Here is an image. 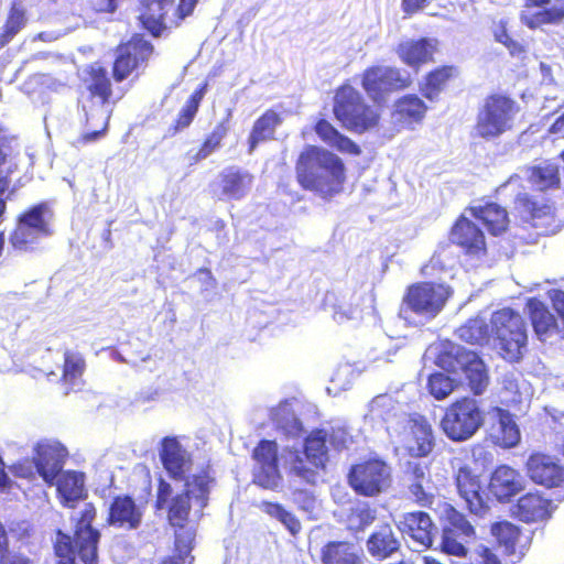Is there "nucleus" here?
<instances>
[{"mask_svg": "<svg viewBox=\"0 0 564 564\" xmlns=\"http://www.w3.org/2000/svg\"><path fill=\"white\" fill-rule=\"evenodd\" d=\"M300 184L323 198H330L341 191L344 164L334 153L308 147L300 155L296 164Z\"/></svg>", "mask_w": 564, "mask_h": 564, "instance_id": "f257e3e1", "label": "nucleus"}, {"mask_svg": "<svg viewBox=\"0 0 564 564\" xmlns=\"http://www.w3.org/2000/svg\"><path fill=\"white\" fill-rule=\"evenodd\" d=\"M449 296L451 290L444 284H413L403 296L399 317L413 326L424 325L440 314Z\"/></svg>", "mask_w": 564, "mask_h": 564, "instance_id": "f03ea898", "label": "nucleus"}, {"mask_svg": "<svg viewBox=\"0 0 564 564\" xmlns=\"http://www.w3.org/2000/svg\"><path fill=\"white\" fill-rule=\"evenodd\" d=\"M327 438L325 430H317L305 438L304 452L294 447H284L280 459L289 468L292 476L307 482L314 484L317 477V469L325 466L327 462Z\"/></svg>", "mask_w": 564, "mask_h": 564, "instance_id": "7ed1b4c3", "label": "nucleus"}, {"mask_svg": "<svg viewBox=\"0 0 564 564\" xmlns=\"http://www.w3.org/2000/svg\"><path fill=\"white\" fill-rule=\"evenodd\" d=\"M519 112L514 100L502 95H492L485 99L476 117L473 132L475 137L495 140L510 131Z\"/></svg>", "mask_w": 564, "mask_h": 564, "instance_id": "20e7f679", "label": "nucleus"}, {"mask_svg": "<svg viewBox=\"0 0 564 564\" xmlns=\"http://www.w3.org/2000/svg\"><path fill=\"white\" fill-rule=\"evenodd\" d=\"M438 364L449 371L462 370L474 394H482L489 384V376L484 361L470 350L446 341L442 345Z\"/></svg>", "mask_w": 564, "mask_h": 564, "instance_id": "39448f33", "label": "nucleus"}, {"mask_svg": "<svg viewBox=\"0 0 564 564\" xmlns=\"http://www.w3.org/2000/svg\"><path fill=\"white\" fill-rule=\"evenodd\" d=\"M334 113L345 128L356 132L376 127L380 117L378 110L368 106L361 94L349 85L336 91Z\"/></svg>", "mask_w": 564, "mask_h": 564, "instance_id": "423d86ee", "label": "nucleus"}, {"mask_svg": "<svg viewBox=\"0 0 564 564\" xmlns=\"http://www.w3.org/2000/svg\"><path fill=\"white\" fill-rule=\"evenodd\" d=\"M490 323L502 357L510 361L519 360L528 340L522 316L510 308H503L492 314Z\"/></svg>", "mask_w": 564, "mask_h": 564, "instance_id": "0eeeda50", "label": "nucleus"}, {"mask_svg": "<svg viewBox=\"0 0 564 564\" xmlns=\"http://www.w3.org/2000/svg\"><path fill=\"white\" fill-rule=\"evenodd\" d=\"M484 423V413L478 402L464 398L449 405L441 421L444 434L454 442L469 440Z\"/></svg>", "mask_w": 564, "mask_h": 564, "instance_id": "6e6552de", "label": "nucleus"}, {"mask_svg": "<svg viewBox=\"0 0 564 564\" xmlns=\"http://www.w3.org/2000/svg\"><path fill=\"white\" fill-rule=\"evenodd\" d=\"M198 0H180L176 8L173 0H141L140 20L154 36L161 35L166 28L176 26L181 20L191 15Z\"/></svg>", "mask_w": 564, "mask_h": 564, "instance_id": "1a4fd4ad", "label": "nucleus"}, {"mask_svg": "<svg viewBox=\"0 0 564 564\" xmlns=\"http://www.w3.org/2000/svg\"><path fill=\"white\" fill-rule=\"evenodd\" d=\"M210 481L206 471L194 474L192 478L186 479L185 491L175 496L169 507V520L174 528L183 529L192 508H197L196 511L200 512L206 506Z\"/></svg>", "mask_w": 564, "mask_h": 564, "instance_id": "9d476101", "label": "nucleus"}, {"mask_svg": "<svg viewBox=\"0 0 564 564\" xmlns=\"http://www.w3.org/2000/svg\"><path fill=\"white\" fill-rule=\"evenodd\" d=\"M348 477L351 488L357 494L366 497L380 495L392 482L391 467L378 458L352 466Z\"/></svg>", "mask_w": 564, "mask_h": 564, "instance_id": "9b49d317", "label": "nucleus"}, {"mask_svg": "<svg viewBox=\"0 0 564 564\" xmlns=\"http://www.w3.org/2000/svg\"><path fill=\"white\" fill-rule=\"evenodd\" d=\"M91 94V106L87 110V106H83V110L86 115V120L89 123L93 120H97L96 124H93L96 129L91 132L84 134L83 139L86 142L97 140L107 129L109 120V109L106 107L108 98L110 96V82L107 77L106 70L98 67L91 68V83L88 85Z\"/></svg>", "mask_w": 564, "mask_h": 564, "instance_id": "f8f14e48", "label": "nucleus"}, {"mask_svg": "<svg viewBox=\"0 0 564 564\" xmlns=\"http://www.w3.org/2000/svg\"><path fill=\"white\" fill-rule=\"evenodd\" d=\"M410 76L399 68L386 65L368 67L361 76V86L375 102H382L387 95L406 88Z\"/></svg>", "mask_w": 564, "mask_h": 564, "instance_id": "ddd939ff", "label": "nucleus"}, {"mask_svg": "<svg viewBox=\"0 0 564 564\" xmlns=\"http://www.w3.org/2000/svg\"><path fill=\"white\" fill-rule=\"evenodd\" d=\"M95 514L96 511L93 505L85 503L80 511V518L77 519L75 540L69 536L75 551V562L77 563H98V541L100 534L91 528Z\"/></svg>", "mask_w": 564, "mask_h": 564, "instance_id": "4468645a", "label": "nucleus"}, {"mask_svg": "<svg viewBox=\"0 0 564 564\" xmlns=\"http://www.w3.org/2000/svg\"><path fill=\"white\" fill-rule=\"evenodd\" d=\"M252 458L256 463L253 481L265 489H276L282 478L278 467V445L275 441H261L253 449Z\"/></svg>", "mask_w": 564, "mask_h": 564, "instance_id": "2eb2a0df", "label": "nucleus"}, {"mask_svg": "<svg viewBox=\"0 0 564 564\" xmlns=\"http://www.w3.org/2000/svg\"><path fill=\"white\" fill-rule=\"evenodd\" d=\"M448 523L443 530L442 550L455 556H466L468 544L475 536L473 525L454 509L447 511Z\"/></svg>", "mask_w": 564, "mask_h": 564, "instance_id": "dca6fc26", "label": "nucleus"}, {"mask_svg": "<svg viewBox=\"0 0 564 564\" xmlns=\"http://www.w3.org/2000/svg\"><path fill=\"white\" fill-rule=\"evenodd\" d=\"M403 481L410 497L420 506L432 505L434 499V484L432 481L430 467L425 462L417 458L405 464Z\"/></svg>", "mask_w": 564, "mask_h": 564, "instance_id": "f3484780", "label": "nucleus"}, {"mask_svg": "<svg viewBox=\"0 0 564 564\" xmlns=\"http://www.w3.org/2000/svg\"><path fill=\"white\" fill-rule=\"evenodd\" d=\"M34 452L33 460L37 473L46 484L52 485L63 471L67 449L56 441H43L36 445Z\"/></svg>", "mask_w": 564, "mask_h": 564, "instance_id": "a211bd4d", "label": "nucleus"}, {"mask_svg": "<svg viewBox=\"0 0 564 564\" xmlns=\"http://www.w3.org/2000/svg\"><path fill=\"white\" fill-rule=\"evenodd\" d=\"M152 53V46L143 37L135 35L126 44L118 47L113 64V76L120 82L144 62Z\"/></svg>", "mask_w": 564, "mask_h": 564, "instance_id": "6ab92c4d", "label": "nucleus"}, {"mask_svg": "<svg viewBox=\"0 0 564 564\" xmlns=\"http://www.w3.org/2000/svg\"><path fill=\"white\" fill-rule=\"evenodd\" d=\"M530 478L542 486L552 488L564 482V468L554 456L532 454L527 462Z\"/></svg>", "mask_w": 564, "mask_h": 564, "instance_id": "aec40b11", "label": "nucleus"}, {"mask_svg": "<svg viewBox=\"0 0 564 564\" xmlns=\"http://www.w3.org/2000/svg\"><path fill=\"white\" fill-rule=\"evenodd\" d=\"M161 459L169 475L176 480L193 477L187 475L192 469V460L187 451L175 437H165L162 442Z\"/></svg>", "mask_w": 564, "mask_h": 564, "instance_id": "412c9836", "label": "nucleus"}, {"mask_svg": "<svg viewBox=\"0 0 564 564\" xmlns=\"http://www.w3.org/2000/svg\"><path fill=\"white\" fill-rule=\"evenodd\" d=\"M451 239L469 256L479 258L486 253L484 232L465 216H462L454 225Z\"/></svg>", "mask_w": 564, "mask_h": 564, "instance_id": "4be33fe9", "label": "nucleus"}, {"mask_svg": "<svg viewBox=\"0 0 564 564\" xmlns=\"http://www.w3.org/2000/svg\"><path fill=\"white\" fill-rule=\"evenodd\" d=\"M438 48V41L434 37L419 40H404L395 48L399 58L412 68L419 69L423 64L433 61Z\"/></svg>", "mask_w": 564, "mask_h": 564, "instance_id": "5701e85b", "label": "nucleus"}, {"mask_svg": "<svg viewBox=\"0 0 564 564\" xmlns=\"http://www.w3.org/2000/svg\"><path fill=\"white\" fill-rule=\"evenodd\" d=\"M399 529L423 547L432 546L433 539L437 533V528L431 517L423 511L405 513L399 522Z\"/></svg>", "mask_w": 564, "mask_h": 564, "instance_id": "b1692460", "label": "nucleus"}, {"mask_svg": "<svg viewBox=\"0 0 564 564\" xmlns=\"http://www.w3.org/2000/svg\"><path fill=\"white\" fill-rule=\"evenodd\" d=\"M142 517V508L130 497H117L110 505L108 522L119 529L135 530L140 527Z\"/></svg>", "mask_w": 564, "mask_h": 564, "instance_id": "393cba45", "label": "nucleus"}, {"mask_svg": "<svg viewBox=\"0 0 564 564\" xmlns=\"http://www.w3.org/2000/svg\"><path fill=\"white\" fill-rule=\"evenodd\" d=\"M58 498L63 506L74 508L75 503L86 498L85 475L75 470L62 471L54 479Z\"/></svg>", "mask_w": 564, "mask_h": 564, "instance_id": "a878e982", "label": "nucleus"}, {"mask_svg": "<svg viewBox=\"0 0 564 564\" xmlns=\"http://www.w3.org/2000/svg\"><path fill=\"white\" fill-rule=\"evenodd\" d=\"M524 478L513 468L498 467L490 480V490L498 500H507L524 489Z\"/></svg>", "mask_w": 564, "mask_h": 564, "instance_id": "bb28decb", "label": "nucleus"}, {"mask_svg": "<svg viewBox=\"0 0 564 564\" xmlns=\"http://www.w3.org/2000/svg\"><path fill=\"white\" fill-rule=\"evenodd\" d=\"M533 395L531 384L520 375L508 372L501 379L500 397L507 404H528Z\"/></svg>", "mask_w": 564, "mask_h": 564, "instance_id": "cd10ccee", "label": "nucleus"}, {"mask_svg": "<svg viewBox=\"0 0 564 564\" xmlns=\"http://www.w3.org/2000/svg\"><path fill=\"white\" fill-rule=\"evenodd\" d=\"M219 186L225 199H241L251 188L253 177L246 171L229 167L220 174Z\"/></svg>", "mask_w": 564, "mask_h": 564, "instance_id": "c85d7f7f", "label": "nucleus"}, {"mask_svg": "<svg viewBox=\"0 0 564 564\" xmlns=\"http://www.w3.org/2000/svg\"><path fill=\"white\" fill-rule=\"evenodd\" d=\"M456 485L459 496L465 500L470 512L480 514L485 510V502L477 478L462 468L458 470Z\"/></svg>", "mask_w": 564, "mask_h": 564, "instance_id": "c756f323", "label": "nucleus"}, {"mask_svg": "<svg viewBox=\"0 0 564 564\" xmlns=\"http://www.w3.org/2000/svg\"><path fill=\"white\" fill-rule=\"evenodd\" d=\"M434 438L431 425L425 419L419 417L411 421L410 437L406 442L411 455L426 456L433 448Z\"/></svg>", "mask_w": 564, "mask_h": 564, "instance_id": "7c9ffc66", "label": "nucleus"}, {"mask_svg": "<svg viewBox=\"0 0 564 564\" xmlns=\"http://www.w3.org/2000/svg\"><path fill=\"white\" fill-rule=\"evenodd\" d=\"M552 502L538 494L521 497L517 505L518 517L525 522L544 520L551 516Z\"/></svg>", "mask_w": 564, "mask_h": 564, "instance_id": "2f4dec72", "label": "nucleus"}, {"mask_svg": "<svg viewBox=\"0 0 564 564\" xmlns=\"http://www.w3.org/2000/svg\"><path fill=\"white\" fill-rule=\"evenodd\" d=\"M400 543L393 530L386 524L376 530L367 541V550L371 556L384 560L399 550Z\"/></svg>", "mask_w": 564, "mask_h": 564, "instance_id": "473e14b6", "label": "nucleus"}, {"mask_svg": "<svg viewBox=\"0 0 564 564\" xmlns=\"http://www.w3.org/2000/svg\"><path fill=\"white\" fill-rule=\"evenodd\" d=\"M470 213L475 218L481 220L494 236L503 232L508 227L509 219L506 209L495 203L471 207Z\"/></svg>", "mask_w": 564, "mask_h": 564, "instance_id": "72a5a7b5", "label": "nucleus"}, {"mask_svg": "<svg viewBox=\"0 0 564 564\" xmlns=\"http://www.w3.org/2000/svg\"><path fill=\"white\" fill-rule=\"evenodd\" d=\"M272 420L276 430L281 431L286 438L297 440L304 434L302 423L296 417L292 404L289 402L280 403L273 409Z\"/></svg>", "mask_w": 564, "mask_h": 564, "instance_id": "f704fd0d", "label": "nucleus"}, {"mask_svg": "<svg viewBox=\"0 0 564 564\" xmlns=\"http://www.w3.org/2000/svg\"><path fill=\"white\" fill-rule=\"evenodd\" d=\"M527 308L534 332L541 340H546L552 333L556 332V321L542 302L536 299H530L527 303Z\"/></svg>", "mask_w": 564, "mask_h": 564, "instance_id": "c9c22d12", "label": "nucleus"}, {"mask_svg": "<svg viewBox=\"0 0 564 564\" xmlns=\"http://www.w3.org/2000/svg\"><path fill=\"white\" fill-rule=\"evenodd\" d=\"M323 564H364L359 550L347 542H330L323 549Z\"/></svg>", "mask_w": 564, "mask_h": 564, "instance_id": "e433bc0d", "label": "nucleus"}, {"mask_svg": "<svg viewBox=\"0 0 564 564\" xmlns=\"http://www.w3.org/2000/svg\"><path fill=\"white\" fill-rule=\"evenodd\" d=\"M316 134L323 142L339 152L359 154V148L349 138L339 133L328 121L321 119L315 126Z\"/></svg>", "mask_w": 564, "mask_h": 564, "instance_id": "4c0bfd02", "label": "nucleus"}, {"mask_svg": "<svg viewBox=\"0 0 564 564\" xmlns=\"http://www.w3.org/2000/svg\"><path fill=\"white\" fill-rule=\"evenodd\" d=\"M281 122L282 119L275 111H265L253 124L249 135V152H253L259 143L272 139Z\"/></svg>", "mask_w": 564, "mask_h": 564, "instance_id": "58836bf2", "label": "nucleus"}, {"mask_svg": "<svg viewBox=\"0 0 564 564\" xmlns=\"http://www.w3.org/2000/svg\"><path fill=\"white\" fill-rule=\"evenodd\" d=\"M498 430L496 431V442L506 448L514 447L520 442V431L509 412L497 409Z\"/></svg>", "mask_w": 564, "mask_h": 564, "instance_id": "ea45409f", "label": "nucleus"}, {"mask_svg": "<svg viewBox=\"0 0 564 564\" xmlns=\"http://www.w3.org/2000/svg\"><path fill=\"white\" fill-rule=\"evenodd\" d=\"M425 104L414 95H409L395 104V116L398 120L404 123H412L421 121L426 112Z\"/></svg>", "mask_w": 564, "mask_h": 564, "instance_id": "a19ab883", "label": "nucleus"}, {"mask_svg": "<svg viewBox=\"0 0 564 564\" xmlns=\"http://www.w3.org/2000/svg\"><path fill=\"white\" fill-rule=\"evenodd\" d=\"M529 181L539 191H544L560 182L558 165L552 162H543L528 170Z\"/></svg>", "mask_w": 564, "mask_h": 564, "instance_id": "79ce46f5", "label": "nucleus"}, {"mask_svg": "<svg viewBox=\"0 0 564 564\" xmlns=\"http://www.w3.org/2000/svg\"><path fill=\"white\" fill-rule=\"evenodd\" d=\"M52 217L51 209L45 204H41L25 212L19 219L30 226V228L35 229L43 237H47L52 234Z\"/></svg>", "mask_w": 564, "mask_h": 564, "instance_id": "37998d69", "label": "nucleus"}, {"mask_svg": "<svg viewBox=\"0 0 564 564\" xmlns=\"http://www.w3.org/2000/svg\"><path fill=\"white\" fill-rule=\"evenodd\" d=\"M457 335L466 343L481 345L489 338V328L484 318L477 317L469 319L465 325L459 327Z\"/></svg>", "mask_w": 564, "mask_h": 564, "instance_id": "c03bdc74", "label": "nucleus"}, {"mask_svg": "<svg viewBox=\"0 0 564 564\" xmlns=\"http://www.w3.org/2000/svg\"><path fill=\"white\" fill-rule=\"evenodd\" d=\"M516 207L525 220L534 221L552 215V207L550 205L532 200L527 194H520L517 197Z\"/></svg>", "mask_w": 564, "mask_h": 564, "instance_id": "a18cd8bd", "label": "nucleus"}, {"mask_svg": "<svg viewBox=\"0 0 564 564\" xmlns=\"http://www.w3.org/2000/svg\"><path fill=\"white\" fill-rule=\"evenodd\" d=\"M452 75L453 68L447 66L431 72L422 86L423 95L430 100L435 99Z\"/></svg>", "mask_w": 564, "mask_h": 564, "instance_id": "49530a36", "label": "nucleus"}, {"mask_svg": "<svg viewBox=\"0 0 564 564\" xmlns=\"http://www.w3.org/2000/svg\"><path fill=\"white\" fill-rule=\"evenodd\" d=\"M356 378V371L350 364L338 365L332 373L330 386L327 392L333 395L339 394L341 391L348 390Z\"/></svg>", "mask_w": 564, "mask_h": 564, "instance_id": "de8ad7c7", "label": "nucleus"}, {"mask_svg": "<svg viewBox=\"0 0 564 564\" xmlns=\"http://www.w3.org/2000/svg\"><path fill=\"white\" fill-rule=\"evenodd\" d=\"M456 263L453 247L448 243L440 245L435 250L430 263L423 267L424 274H431L430 270L445 271L452 269Z\"/></svg>", "mask_w": 564, "mask_h": 564, "instance_id": "09e8293b", "label": "nucleus"}, {"mask_svg": "<svg viewBox=\"0 0 564 564\" xmlns=\"http://www.w3.org/2000/svg\"><path fill=\"white\" fill-rule=\"evenodd\" d=\"M44 238L35 229L19 219L15 230L10 236V243L17 250H28L33 243Z\"/></svg>", "mask_w": 564, "mask_h": 564, "instance_id": "8fccbe9b", "label": "nucleus"}, {"mask_svg": "<svg viewBox=\"0 0 564 564\" xmlns=\"http://www.w3.org/2000/svg\"><path fill=\"white\" fill-rule=\"evenodd\" d=\"M44 238L35 229L19 219L15 230L10 236V243L17 250H28L33 243Z\"/></svg>", "mask_w": 564, "mask_h": 564, "instance_id": "3c124183", "label": "nucleus"}, {"mask_svg": "<svg viewBox=\"0 0 564 564\" xmlns=\"http://www.w3.org/2000/svg\"><path fill=\"white\" fill-rule=\"evenodd\" d=\"M394 410L395 403L393 399L388 394H380L373 398L369 403V410L366 416H369L372 421H389Z\"/></svg>", "mask_w": 564, "mask_h": 564, "instance_id": "603ef678", "label": "nucleus"}, {"mask_svg": "<svg viewBox=\"0 0 564 564\" xmlns=\"http://www.w3.org/2000/svg\"><path fill=\"white\" fill-rule=\"evenodd\" d=\"M84 369L85 361L79 354L73 351L65 352L63 378L66 383L70 384L72 388L77 387Z\"/></svg>", "mask_w": 564, "mask_h": 564, "instance_id": "864d4df0", "label": "nucleus"}, {"mask_svg": "<svg viewBox=\"0 0 564 564\" xmlns=\"http://www.w3.org/2000/svg\"><path fill=\"white\" fill-rule=\"evenodd\" d=\"M491 533L507 552L514 551V545L520 538L519 529L514 524L510 522L496 523L491 528Z\"/></svg>", "mask_w": 564, "mask_h": 564, "instance_id": "5fc2aeb1", "label": "nucleus"}, {"mask_svg": "<svg viewBox=\"0 0 564 564\" xmlns=\"http://www.w3.org/2000/svg\"><path fill=\"white\" fill-rule=\"evenodd\" d=\"M376 519V511L368 503L359 502L350 509L348 516V527L351 530H361L369 525Z\"/></svg>", "mask_w": 564, "mask_h": 564, "instance_id": "6e6d98bb", "label": "nucleus"}, {"mask_svg": "<svg viewBox=\"0 0 564 564\" xmlns=\"http://www.w3.org/2000/svg\"><path fill=\"white\" fill-rule=\"evenodd\" d=\"M430 393L437 400L447 398L455 388L454 380L444 373H433L429 378Z\"/></svg>", "mask_w": 564, "mask_h": 564, "instance_id": "4d7b16f0", "label": "nucleus"}, {"mask_svg": "<svg viewBox=\"0 0 564 564\" xmlns=\"http://www.w3.org/2000/svg\"><path fill=\"white\" fill-rule=\"evenodd\" d=\"M264 511L279 520L293 535L301 530L300 521L278 503H265Z\"/></svg>", "mask_w": 564, "mask_h": 564, "instance_id": "13d9d810", "label": "nucleus"}, {"mask_svg": "<svg viewBox=\"0 0 564 564\" xmlns=\"http://www.w3.org/2000/svg\"><path fill=\"white\" fill-rule=\"evenodd\" d=\"M25 18L23 10L12 7L9 19L6 23L4 31L0 34V46L9 43L13 36L24 26Z\"/></svg>", "mask_w": 564, "mask_h": 564, "instance_id": "bf43d9fd", "label": "nucleus"}, {"mask_svg": "<svg viewBox=\"0 0 564 564\" xmlns=\"http://www.w3.org/2000/svg\"><path fill=\"white\" fill-rule=\"evenodd\" d=\"M55 555L58 558V564H78L75 562V551L68 534L63 533L61 530L56 532L54 541Z\"/></svg>", "mask_w": 564, "mask_h": 564, "instance_id": "052dcab7", "label": "nucleus"}, {"mask_svg": "<svg viewBox=\"0 0 564 564\" xmlns=\"http://www.w3.org/2000/svg\"><path fill=\"white\" fill-rule=\"evenodd\" d=\"M563 19L564 8H555L551 10L539 11L531 17L527 14L522 15V20L531 29L538 28L541 24L545 23H557Z\"/></svg>", "mask_w": 564, "mask_h": 564, "instance_id": "680f3d73", "label": "nucleus"}, {"mask_svg": "<svg viewBox=\"0 0 564 564\" xmlns=\"http://www.w3.org/2000/svg\"><path fill=\"white\" fill-rule=\"evenodd\" d=\"M333 317L337 323H343L349 319H358L361 317V308L358 300L356 303H348L339 301L333 305Z\"/></svg>", "mask_w": 564, "mask_h": 564, "instance_id": "e2e57ef3", "label": "nucleus"}, {"mask_svg": "<svg viewBox=\"0 0 564 564\" xmlns=\"http://www.w3.org/2000/svg\"><path fill=\"white\" fill-rule=\"evenodd\" d=\"M226 132L227 129L224 124L217 126L196 153L195 160L199 161L210 155L220 145V142L226 135Z\"/></svg>", "mask_w": 564, "mask_h": 564, "instance_id": "0e129e2a", "label": "nucleus"}, {"mask_svg": "<svg viewBox=\"0 0 564 564\" xmlns=\"http://www.w3.org/2000/svg\"><path fill=\"white\" fill-rule=\"evenodd\" d=\"M194 538L195 531L192 527L183 524V529L177 528L175 531V545L180 556L185 557L189 554Z\"/></svg>", "mask_w": 564, "mask_h": 564, "instance_id": "69168bd1", "label": "nucleus"}, {"mask_svg": "<svg viewBox=\"0 0 564 564\" xmlns=\"http://www.w3.org/2000/svg\"><path fill=\"white\" fill-rule=\"evenodd\" d=\"M454 564H501L498 557L486 546L479 545L470 551L469 563L456 562Z\"/></svg>", "mask_w": 564, "mask_h": 564, "instance_id": "338daca9", "label": "nucleus"}, {"mask_svg": "<svg viewBox=\"0 0 564 564\" xmlns=\"http://www.w3.org/2000/svg\"><path fill=\"white\" fill-rule=\"evenodd\" d=\"M293 499H294L295 503L299 505V507L302 510L306 511L310 514H312L316 509V500L307 491H304V490L295 491Z\"/></svg>", "mask_w": 564, "mask_h": 564, "instance_id": "774afa93", "label": "nucleus"}]
</instances>
